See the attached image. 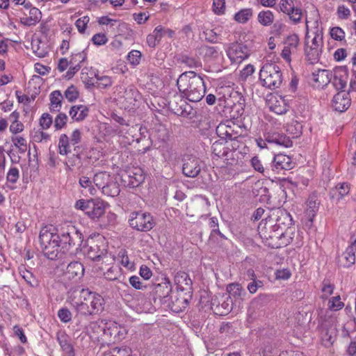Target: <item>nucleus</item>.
Returning <instances> with one entry per match:
<instances>
[{"instance_id":"obj_15","label":"nucleus","mask_w":356,"mask_h":356,"mask_svg":"<svg viewBox=\"0 0 356 356\" xmlns=\"http://www.w3.org/2000/svg\"><path fill=\"white\" fill-rule=\"evenodd\" d=\"M351 100L348 92L340 91L332 98V106L334 111L339 113L345 112L350 106Z\"/></svg>"},{"instance_id":"obj_33","label":"nucleus","mask_w":356,"mask_h":356,"mask_svg":"<svg viewBox=\"0 0 356 356\" xmlns=\"http://www.w3.org/2000/svg\"><path fill=\"white\" fill-rule=\"evenodd\" d=\"M49 99L51 102L50 111L52 113L60 111L63 100L61 92L59 90L53 91L49 95Z\"/></svg>"},{"instance_id":"obj_34","label":"nucleus","mask_w":356,"mask_h":356,"mask_svg":"<svg viewBox=\"0 0 356 356\" xmlns=\"http://www.w3.org/2000/svg\"><path fill=\"white\" fill-rule=\"evenodd\" d=\"M112 177L106 172H99L95 175L93 182L98 188L102 191Z\"/></svg>"},{"instance_id":"obj_35","label":"nucleus","mask_w":356,"mask_h":356,"mask_svg":"<svg viewBox=\"0 0 356 356\" xmlns=\"http://www.w3.org/2000/svg\"><path fill=\"white\" fill-rule=\"evenodd\" d=\"M321 50L322 49L321 48H312L307 47V44H306L305 49L306 59L310 64H314L319 61Z\"/></svg>"},{"instance_id":"obj_39","label":"nucleus","mask_w":356,"mask_h":356,"mask_svg":"<svg viewBox=\"0 0 356 356\" xmlns=\"http://www.w3.org/2000/svg\"><path fill=\"white\" fill-rule=\"evenodd\" d=\"M343 258L345 259V263L343 264L345 267H350L355 262V248L353 245H349L342 254Z\"/></svg>"},{"instance_id":"obj_20","label":"nucleus","mask_w":356,"mask_h":356,"mask_svg":"<svg viewBox=\"0 0 356 356\" xmlns=\"http://www.w3.org/2000/svg\"><path fill=\"white\" fill-rule=\"evenodd\" d=\"M84 274V268L79 261H72L66 267L64 276L68 280L80 279Z\"/></svg>"},{"instance_id":"obj_3","label":"nucleus","mask_w":356,"mask_h":356,"mask_svg":"<svg viewBox=\"0 0 356 356\" xmlns=\"http://www.w3.org/2000/svg\"><path fill=\"white\" fill-rule=\"evenodd\" d=\"M177 86L184 97L193 102L202 100L206 92L203 76L193 71L185 72L180 74L177 81Z\"/></svg>"},{"instance_id":"obj_21","label":"nucleus","mask_w":356,"mask_h":356,"mask_svg":"<svg viewBox=\"0 0 356 356\" xmlns=\"http://www.w3.org/2000/svg\"><path fill=\"white\" fill-rule=\"evenodd\" d=\"M90 328L92 331L91 337L97 339L106 336L112 337L113 334V330L103 321L91 323Z\"/></svg>"},{"instance_id":"obj_51","label":"nucleus","mask_w":356,"mask_h":356,"mask_svg":"<svg viewBox=\"0 0 356 356\" xmlns=\"http://www.w3.org/2000/svg\"><path fill=\"white\" fill-rule=\"evenodd\" d=\"M334 285L331 284L330 281L324 280L322 282L321 291L323 293V298H327L328 296L333 293Z\"/></svg>"},{"instance_id":"obj_10","label":"nucleus","mask_w":356,"mask_h":356,"mask_svg":"<svg viewBox=\"0 0 356 356\" xmlns=\"http://www.w3.org/2000/svg\"><path fill=\"white\" fill-rule=\"evenodd\" d=\"M299 43V36L296 33L289 35L285 39L284 42V47L281 56L286 62H291V55L297 53Z\"/></svg>"},{"instance_id":"obj_49","label":"nucleus","mask_w":356,"mask_h":356,"mask_svg":"<svg viewBox=\"0 0 356 356\" xmlns=\"http://www.w3.org/2000/svg\"><path fill=\"white\" fill-rule=\"evenodd\" d=\"M58 316L61 322L67 323L72 320V313L66 307H63L58 311Z\"/></svg>"},{"instance_id":"obj_1","label":"nucleus","mask_w":356,"mask_h":356,"mask_svg":"<svg viewBox=\"0 0 356 356\" xmlns=\"http://www.w3.org/2000/svg\"><path fill=\"white\" fill-rule=\"evenodd\" d=\"M39 241L44 256L51 260H62L72 255L69 253L72 247L81 245L83 235L72 225L63 227L59 234L44 227L40 232Z\"/></svg>"},{"instance_id":"obj_47","label":"nucleus","mask_w":356,"mask_h":356,"mask_svg":"<svg viewBox=\"0 0 356 356\" xmlns=\"http://www.w3.org/2000/svg\"><path fill=\"white\" fill-rule=\"evenodd\" d=\"M67 116L65 113H60L54 120V127L57 130L63 129L67 124Z\"/></svg>"},{"instance_id":"obj_59","label":"nucleus","mask_w":356,"mask_h":356,"mask_svg":"<svg viewBox=\"0 0 356 356\" xmlns=\"http://www.w3.org/2000/svg\"><path fill=\"white\" fill-rule=\"evenodd\" d=\"M141 53L137 50L131 51L127 56V60L132 65H138L140 63Z\"/></svg>"},{"instance_id":"obj_37","label":"nucleus","mask_w":356,"mask_h":356,"mask_svg":"<svg viewBox=\"0 0 356 356\" xmlns=\"http://www.w3.org/2000/svg\"><path fill=\"white\" fill-rule=\"evenodd\" d=\"M258 22L264 26H270L274 22V15L272 11L262 10L260 11L257 17Z\"/></svg>"},{"instance_id":"obj_56","label":"nucleus","mask_w":356,"mask_h":356,"mask_svg":"<svg viewBox=\"0 0 356 356\" xmlns=\"http://www.w3.org/2000/svg\"><path fill=\"white\" fill-rule=\"evenodd\" d=\"M53 122L51 116L47 113H43L40 118V125L42 129H47L50 127Z\"/></svg>"},{"instance_id":"obj_50","label":"nucleus","mask_w":356,"mask_h":356,"mask_svg":"<svg viewBox=\"0 0 356 356\" xmlns=\"http://www.w3.org/2000/svg\"><path fill=\"white\" fill-rule=\"evenodd\" d=\"M330 35L335 40L342 41L345 39L346 34L341 28L335 26L330 29Z\"/></svg>"},{"instance_id":"obj_48","label":"nucleus","mask_w":356,"mask_h":356,"mask_svg":"<svg viewBox=\"0 0 356 356\" xmlns=\"http://www.w3.org/2000/svg\"><path fill=\"white\" fill-rule=\"evenodd\" d=\"M328 304H329V308L334 311L340 310L344 306V303L341 301L340 296H337L332 297L329 300Z\"/></svg>"},{"instance_id":"obj_55","label":"nucleus","mask_w":356,"mask_h":356,"mask_svg":"<svg viewBox=\"0 0 356 356\" xmlns=\"http://www.w3.org/2000/svg\"><path fill=\"white\" fill-rule=\"evenodd\" d=\"M288 15L293 24H298L300 22L302 19V12L301 9L298 8H294L288 14Z\"/></svg>"},{"instance_id":"obj_25","label":"nucleus","mask_w":356,"mask_h":356,"mask_svg":"<svg viewBox=\"0 0 356 356\" xmlns=\"http://www.w3.org/2000/svg\"><path fill=\"white\" fill-rule=\"evenodd\" d=\"M216 134L220 138L225 140L239 138L238 132L235 131L230 125L226 124H220L216 127Z\"/></svg>"},{"instance_id":"obj_27","label":"nucleus","mask_w":356,"mask_h":356,"mask_svg":"<svg viewBox=\"0 0 356 356\" xmlns=\"http://www.w3.org/2000/svg\"><path fill=\"white\" fill-rule=\"evenodd\" d=\"M175 282L181 291L190 289L192 285L191 279L185 272H178L175 276Z\"/></svg>"},{"instance_id":"obj_23","label":"nucleus","mask_w":356,"mask_h":356,"mask_svg":"<svg viewBox=\"0 0 356 356\" xmlns=\"http://www.w3.org/2000/svg\"><path fill=\"white\" fill-rule=\"evenodd\" d=\"M350 192V186L347 183L338 184L330 192L331 199H336L337 202L342 200Z\"/></svg>"},{"instance_id":"obj_52","label":"nucleus","mask_w":356,"mask_h":356,"mask_svg":"<svg viewBox=\"0 0 356 356\" xmlns=\"http://www.w3.org/2000/svg\"><path fill=\"white\" fill-rule=\"evenodd\" d=\"M131 349L127 347L115 348L112 351L106 353L111 355V356H130Z\"/></svg>"},{"instance_id":"obj_45","label":"nucleus","mask_w":356,"mask_h":356,"mask_svg":"<svg viewBox=\"0 0 356 356\" xmlns=\"http://www.w3.org/2000/svg\"><path fill=\"white\" fill-rule=\"evenodd\" d=\"M250 162L252 166L256 171L261 172L263 175L268 174L269 170L263 166L261 161L258 156L252 157Z\"/></svg>"},{"instance_id":"obj_18","label":"nucleus","mask_w":356,"mask_h":356,"mask_svg":"<svg viewBox=\"0 0 356 356\" xmlns=\"http://www.w3.org/2000/svg\"><path fill=\"white\" fill-rule=\"evenodd\" d=\"M56 340L67 356H75L74 348L71 343L70 337L65 331H59L56 333Z\"/></svg>"},{"instance_id":"obj_58","label":"nucleus","mask_w":356,"mask_h":356,"mask_svg":"<svg viewBox=\"0 0 356 356\" xmlns=\"http://www.w3.org/2000/svg\"><path fill=\"white\" fill-rule=\"evenodd\" d=\"M259 200L262 203L270 204V195L269 190L266 187H261L259 190Z\"/></svg>"},{"instance_id":"obj_42","label":"nucleus","mask_w":356,"mask_h":356,"mask_svg":"<svg viewBox=\"0 0 356 356\" xmlns=\"http://www.w3.org/2000/svg\"><path fill=\"white\" fill-rule=\"evenodd\" d=\"M87 58V53L85 50L78 52L72 54L70 56V65H81V63H84L85 60Z\"/></svg>"},{"instance_id":"obj_46","label":"nucleus","mask_w":356,"mask_h":356,"mask_svg":"<svg viewBox=\"0 0 356 356\" xmlns=\"http://www.w3.org/2000/svg\"><path fill=\"white\" fill-rule=\"evenodd\" d=\"M203 35L204 39L211 43L218 42L219 38V34L215 31V29H206L203 31Z\"/></svg>"},{"instance_id":"obj_31","label":"nucleus","mask_w":356,"mask_h":356,"mask_svg":"<svg viewBox=\"0 0 356 356\" xmlns=\"http://www.w3.org/2000/svg\"><path fill=\"white\" fill-rule=\"evenodd\" d=\"M42 13L37 8H32L29 10V16L21 19L23 24L31 26L35 25L41 19Z\"/></svg>"},{"instance_id":"obj_6","label":"nucleus","mask_w":356,"mask_h":356,"mask_svg":"<svg viewBox=\"0 0 356 356\" xmlns=\"http://www.w3.org/2000/svg\"><path fill=\"white\" fill-rule=\"evenodd\" d=\"M129 223L131 228L139 232H148L155 225L153 216L149 213L135 211L130 214Z\"/></svg>"},{"instance_id":"obj_2","label":"nucleus","mask_w":356,"mask_h":356,"mask_svg":"<svg viewBox=\"0 0 356 356\" xmlns=\"http://www.w3.org/2000/svg\"><path fill=\"white\" fill-rule=\"evenodd\" d=\"M68 300L70 305L81 315H94L104 310V300L102 296L88 289H74Z\"/></svg>"},{"instance_id":"obj_38","label":"nucleus","mask_w":356,"mask_h":356,"mask_svg":"<svg viewBox=\"0 0 356 356\" xmlns=\"http://www.w3.org/2000/svg\"><path fill=\"white\" fill-rule=\"evenodd\" d=\"M70 138L65 134H61L58 141L59 154L61 155H67L71 152Z\"/></svg>"},{"instance_id":"obj_62","label":"nucleus","mask_w":356,"mask_h":356,"mask_svg":"<svg viewBox=\"0 0 356 356\" xmlns=\"http://www.w3.org/2000/svg\"><path fill=\"white\" fill-rule=\"evenodd\" d=\"M107 41L108 38L104 33H96L92 38V42L97 46L105 44Z\"/></svg>"},{"instance_id":"obj_17","label":"nucleus","mask_w":356,"mask_h":356,"mask_svg":"<svg viewBox=\"0 0 356 356\" xmlns=\"http://www.w3.org/2000/svg\"><path fill=\"white\" fill-rule=\"evenodd\" d=\"M312 76L316 87L323 88L332 81V72L328 70L318 69L312 72Z\"/></svg>"},{"instance_id":"obj_63","label":"nucleus","mask_w":356,"mask_h":356,"mask_svg":"<svg viewBox=\"0 0 356 356\" xmlns=\"http://www.w3.org/2000/svg\"><path fill=\"white\" fill-rule=\"evenodd\" d=\"M202 50L206 57L216 58L218 56V49L216 47L204 46Z\"/></svg>"},{"instance_id":"obj_41","label":"nucleus","mask_w":356,"mask_h":356,"mask_svg":"<svg viewBox=\"0 0 356 356\" xmlns=\"http://www.w3.org/2000/svg\"><path fill=\"white\" fill-rule=\"evenodd\" d=\"M94 74L95 76L97 81H96V85L95 87L105 89L108 87H110L112 85L111 79L108 76H99L95 72H91V74Z\"/></svg>"},{"instance_id":"obj_13","label":"nucleus","mask_w":356,"mask_h":356,"mask_svg":"<svg viewBox=\"0 0 356 356\" xmlns=\"http://www.w3.org/2000/svg\"><path fill=\"white\" fill-rule=\"evenodd\" d=\"M271 170L275 173H280L282 170H289L294 167V163L290 156L279 154L274 156L270 165Z\"/></svg>"},{"instance_id":"obj_54","label":"nucleus","mask_w":356,"mask_h":356,"mask_svg":"<svg viewBox=\"0 0 356 356\" xmlns=\"http://www.w3.org/2000/svg\"><path fill=\"white\" fill-rule=\"evenodd\" d=\"M264 286L263 281L256 279L251 281L247 286V289L250 293L254 294L257 291Z\"/></svg>"},{"instance_id":"obj_30","label":"nucleus","mask_w":356,"mask_h":356,"mask_svg":"<svg viewBox=\"0 0 356 356\" xmlns=\"http://www.w3.org/2000/svg\"><path fill=\"white\" fill-rule=\"evenodd\" d=\"M19 273L25 280V282L31 287H38L39 286V281L34 276V275L26 269L24 265H21L18 268Z\"/></svg>"},{"instance_id":"obj_14","label":"nucleus","mask_w":356,"mask_h":356,"mask_svg":"<svg viewBox=\"0 0 356 356\" xmlns=\"http://www.w3.org/2000/svg\"><path fill=\"white\" fill-rule=\"evenodd\" d=\"M213 154L219 157L223 158L229 164H233L232 162H229V160L232 158V153L230 148L227 145L226 140L223 138L215 141L211 147Z\"/></svg>"},{"instance_id":"obj_7","label":"nucleus","mask_w":356,"mask_h":356,"mask_svg":"<svg viewBox=\"0 0 356 356\" xmlns=\"http://www.w3.org/2000/svg\"><path fill=\"white\" fill-rule=\"evenodd\" d=\"M182 172L188 177H196L201 170L200 159L193 155L186 154L182 157Z\"/></svg>"},{"instance_id":"obj_60","label":"nucleus","mask_w":356,"mask_h":356,"mask_svg":"<svg viewBox=\"0 0 356 356\" xmlns=\"http://www.w3.org/2000/svg\"><path fill=\"white\" fill-rule=\"evenodd\" d=\"M19 170L17 168H11L7 173L6 179L8 182L15 184L19 179Z\"/></svg>"},{"instance_id":"obj_29","label":"nucleus","mask_w":356,"mask_h":356,"mask_svg":"<svg viewBox=\"0 0 356 356\" xmlns=\"http://www.w3.org/2000/svg\"><path fill=\"white\" fill-rule=\"evenodd\" d=\"M124 98L127 104L135 106L140 99V94L136 88L129 86L124 90Z\"/></svg>"},{"instance_id":"obj_28","label":"nucleus","mask_w":356,"mask_h":356,"mask_svg":"<svg viewBox=\"0 0 356 356\" xmlns=\"http://www.w3.org/2000/svg\"><path fill=\"white\" fill-rule=\"evenodd\" d=\"M128 180V185L130 187L136 188L140 186L145 180V176L140 168H135L130 172Z\"/></svg>"},{"instance_id":"obj_16","label":"nucleus","mask_w":356,"mask_h":356,"mask_svg":"<svg viewBox=\"0 0 356 356\" xmlns=\"http://www.w3.org/2000/svg\"><path fill=\"white\" fill-rule=\"evenodd\" d=\"M105 213V204L99 199L90 200L86 215L95 220L102 218Z\"/></svg>"},{"instance_id":"obj_53","label":"nucleus","mask_w":356,"mask_h":356,"mask_svg":"<svg viewBox=\"0 0 356 356\" xmlns=\"http://www.w3.org/2000/svg\"><path fill=\"white\" fill-rule=\"evenodd\" d=\"M213 11L216 15H222L225 10V0H213Z\"/></svg>"},{"instance_id":"obj_40","label":"nucleus","mask_w":356,"mask_h":356,"mask_svg":"<svg viewBox=\"0 0 356 356\" xmlns=\"http://www.w3.org/2000/svg\"><path fill=\"white\" fill-rule=\"evenodd\" d=\"M286 131L290 134L293 138L299 137L302 133V125L298 121L293 120L286 126Z\"/></svg>"},{"instance_id":"obj_57","label":"nucleus","mask_w":356,"mask_h":356,"mask_svg":"<svg viewBox=\"0 0 356 356\" xmlns=\"http://www.w3.org/2000/svg\"><path fill=\"white\" fill-rule=\"evenodd\" d=\"M280 8L282 12L288 15L295 7L292 0H281Z\"/></svg>"},{"instance_id":"obj_26","label":"nucleus","mask_w":356,"mask_h":356,"mask_svg":"<svg viewBox=\"0 0 356 356\" xmlns=\"http://www.w3.org/2000/svg\"><path fill=\"white\" fill-rule=\"evenodd\" d=\"M89 109L84 105H76L71 107L70 110V115L74 121H82L88 115Z\"/></svg>"},{"instance_id":"obj_24","label":"nucleus","mask_w":356,"mask_h":356,"mask_svg":"<svg viewBox=\"0 0 356 356\" xmlns=\"http://www.w3.org/2000/svg\"><path fill=\"white\" fill-rule=\"evenodd\" d=\"M320 205V200H318L316 193L312 194L307 200V215L309 221L312 222L313 218L315 217L316 212L318 210Z\"/></svg>"},{"instance_id":"obj_11","label":"nucleus","mask_w":356,"mask_h":356,"mask_svg":"<svg viewBox=\"0 0 356 356\" xmlns=\"http://www.w3.org/2000/svg\"><path fill=\"white\" fill-rule=\"evenodd\" d=\"M226 290L229 293L228 299L230 303L234 302L235 304L240 305L246 300L248 293L242 285L239 283L234 282L227 286Z\"/></svg>"},{"instance_id":"obj_61","label":"nucleus","mask_w":356,"mask_h":356,"mask_svg":"<svg viewBox=\"0 0 356 356\" xmlns=\"http://www.w3.org/2000/svg\"><path fill=\"white\" fill-rule=\"evenodd\" d=\"M89 21L90 18L88 16H83L76 21L75 25L80 33H84Z\"/></svg>"},{"instance_id":"obj_64","label":"nucleus","mask_w":356,"mask_h":356,"mask_svg":"<svg viewBox=\"0 0 356 356\" xmlns=\"http://www.w3.org/2000/svg\"><path fill=\"white\" fill-rule=\"evenodd\" d=\"M81 163V157L79 154H73L72 156L69 157L68 161L66 162L65 165L67 166V169L71 170L72 167L78 165Z\"/></svg>"},{"instance_id":"obj_4","label":"nucleus","mask_w":356,"mask_h":356,"mask_svg":"<svg viewBox=\"0 0 356 356\" xmlns=\"http://www.w3.org/2000/svg\"><path fill=\"white\" fill-rule=\"evenodd\" d=\"M259 79L263 86L274 90L280 88L282 83V73L277 65L267 63L260 70Z\"/></svg>"},{"instance_id":"obj_44","label":"nucleus","mask_w":356,"mask_h":356,"mask_svg":"<svg viewBox=\"0 0 356 356\" xmlns=\"http://www.w3.org/2000/svg\"><path fill=\"white\" fill-rule=\"evenodd\" d=\"M79 91L76 88L72 85L67 88L65 91L64 95L65 98L70 102H73L79 97Z\"/></svg>"},{"instance_id":"obj_22","label":"nucleus","mask_w":356,"mask_h":356,"mask_svg":"<svg viewBox=\"0 0 356 356\" xmlns=\"http://www.w3.org/2000/svg\"><path fill=\"white\" fill-rule=\"evenodd\" d=\"M219 105L222 104V102L225 104L224 106L230 107L229 111V116L232 119H238L241 118L244 113V103L238 102L237 104H234L232 105V101L229 99L227 100H222L221 99H218Z\"/></svg>"},{"instance_id":"obj_12","label":"nucleus","mask_w":356,"mask_h":356,"mask_svg":"<svg viewBox=\"0 0 356 356\" xmlns=\"http://www.w3.org/2000/svg\"><path fill=\"white\" fill-rule=\"evenodd\" d=\"M332 85L336 90L344 91L348 80V70L346 66L335 67L332 73Z\"/></svg>"},{"instance_id":"obj_36","label":"nucleus","mask_w":356,"mask_h":356,"mask_svg":"<svg viewBox=\"0 0 356 356\" xmlns=\"http://www.w3.org/2000/svg\"><path fill=\"white\" fill-rule=\"evenodd\" d=\"M253 10L252 8H243L236 13L234 19L240 24H245L252 17Z\"/></svg>"},{"instance_id":"obj_43","label":"nucleus","mask_w":356,"mask_h":356,"mask_svg":"<svg viewBox=\"0 0 356 356\" xmlns=\"http://www.w3.org/2000/svg\"><path fill=\"white\" fill-rule=\"evenodd\" d=\"M181 63L185 64L190 68H197L202 66L201 63L196 60L195 58L189 57L188 56H182L180 58Z\"/></svg>"},{"instance_id":"obj_19","label":"nucleus","mask_w":356,"mask_h":356,"mask_svg":"<svg viewBox=\"0 0 356 356\" xmlns=\"http://www.w3.org/2000/svg\"><path fill=\"white\" fill-rule=\"evenodd\" d=\"M266 140L268 143L284 147H290L293 145L290 138L284 134L279 132H268L266 134Z\"/></svg>"},{"instance_id":"obj_9","label":"nucleus","mask_w":356,"mask_h":356,"mask_svg":"<svg viewBox=\"0 0 356 356\" xmlns=\"http://www.w3.org/2000/svg\"><path fill=\"white\" fill-rule=\"evenodd\" d=\"M172 291V285L168 278L165 277L163 280L156 284L153 289V299L156 304L159 302V304L165 303L168 301L169 295Z\"/></svg>"},{"instance_id":"obj_5","label":"nucleus","mask_w":356,"mask_h":356,"mask_svg":"<svg viewBox=\"0 0 356 356\" xmlns=\"http://www.w3.org/2000/svg\"><path fill=\"white\" fill-rule=\"evenodd\" d=\"M84 252L89 259L95 261H99L105 258L108 252L105 238L99 234L95 238H89Z\"/></svg>"},{"instance_id":"obj_32","label":"nucleus","mask_w":356,"mask_h":356,"mask_svg":"<svg viewBox=\"0 0 356 356\" xmlns=\"http://www.w3.org/2000/svg\"><path fill=\"white\" fill-rule=\"evenodd\" d=\"M102 192L111 197H117L120 193V185L115 179L112 177Z\"/></svg>"},{"instance_id":"obj_8","label":"nucleus","mask_w":356,"mask_h":356,"mask_svg":"<svg viewBox=\"0 0 356 356\" xmlns=\"http://www.w3.org/2000/svg\"><path fill=\"white\" fill-rule=\"evenodd\" d=\"M226 53L232 63H241L249 56L250 50L243 43L234 42L226 49Z\"/></svg>"}]
</instances>
